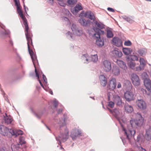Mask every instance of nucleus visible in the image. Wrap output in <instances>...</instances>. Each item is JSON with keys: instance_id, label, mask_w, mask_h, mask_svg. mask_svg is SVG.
Listing matches in <instances>:
<instances>
[{"instance_id": "bb28decb", "label": "nucleus", "mask_w": 151, "mask_h": 151, "mask_svg": "<svg viewBox=\"0 0 151 151\" xmlns=\"http://www.w3.org/2000/svg\"><path fill=\"white\" fill-rule=\"evenodd\" d=\"M145 138L147 141H149L151 139V127L146 130Z\"/></svg>"}, {"instance_id": "09e8293b", "label": "nucleus", "mask_w": 151, "mask_h": 151, "mask_svg": "<svg viewBox=\"0 0 151 151\" xmlns=\"http://www.w3.org/2000/svg\"><path fill=\"white\" fill-rule=\"evenodd\" d=\"M114 102H112V101H110L108 103V106L111 108H112L114 107Z\"/></svg>"}, {"instance_id": "423d86ee", "label": "nucleus", "mask_w": 151, "mask_h": 151, "mask_svg": "<svg viewBox=\"0 0 151 151\" xmlns=\"http://www.w3.org/2000/svg\"><path fill=\"white\" fill-rule=\"evenodd\" d=\"M124 98L127 101H130L134 99V94L132 91H127L124 95Z\"/></svg>"}, {"instance_id": "f03ea898", "label": "nucleus", "mask_w": 151, "mask_h": 151, "mask_svg": "<svg viewBox=\"0 0 151 151\" xmlns=\"http://www.w3.org/2000/svg\"><path fill=\"white\" fill-rule=\"evenodd\" d=\"M24 25L25 27V34L27 40V46L28 51L30 56L34 55L33 52L32 50L30 48L29 44L32 45V39L30 37V34L28 33V26L27 23L25 21L24 22Z\"/></svg>"}, {"instance_id": "f8f14e48", "label": "nucleus", "mask_w": 151, "mask_h": 151, "mask_svg": "<svg viewBox=\"0 0 151 151\" xmlns=\"http://www.w3.org/2000/svg\"><path fill=\"white\" fill-rule=\"evenodd\" d=\"M113 44L118 47H120L122 45V40L118 37H114L112 40Z\"/></svg>"}, {"instance_id": "473e14b6", "label": "nucleus", "mask_w": 151, "mask_h": 151, "mask_svg": "<svg viewBox=\"0 0 151 151\" xmlns=\"http://www.w3.org/2000/svg\"><path fill=\"white\" fill-rule=\"evenodd\" d=\"M96 44L98 46L101 47L103 46L104 44V41L103 39L101 38L98 39L96 40Z\"/></svg>"}, {"instance_id": "8fccbe9b", "label": "nucleus", "mask_w": 151, "mask_h": 151, "mask_svg": "<svg viewBox=\"0 0 151 151\" xmlns=\"http://www.w3.org/2000/svg\"><path fill=\"white\" fill-rule=\"evenodd\" d=\"M52 102L53 103V104L55 108H57V106L58 104V101H57L56 99H55L52 101Z\"/></svg>"}, {"instance_id": "2eb2a0df", "label": "nucleus", "mask_w": 151, "mask_h": 151, "mask_svg": "<svg viewBox=\"0 0 151 151\" xmlns=\"http://www.w3.org/2000/svg\"><path fill=\"white\" fill-rule=\"evenodd\" d=\"M113 100L114 103L118 106H120L122 104V101L120 97L117 95H114L113 97Z\"/></svg>"}, {"instance_id": "774afa93", "label": "nucleus", "mask_w": 151, "mask_h": 151, "mask_svg": "<svg viewBox=\"0 0 151 151\" xmlns=\"http://www.w3.org/2000/svg\"><path fill=\"white\" fill-rule=\"evenodd\" d=\"M9 43L10 44H11L12 45H13V43L12 41L11 40H10L9 41Z\"/></svg>"}, {"instance_id": "2f4dec72", "label": "nucleus", "mask_w": 151, "mask_h": 151, "mask_svg": "<svg viewBox=\"0 0 151 151\" xmlns=\"http://www.w3.org/2000/svg\"><path fill=\"white\" fill-rule=\"evenodd\" d=\"M17 12L20 15L21 18L22 19H23L24 20V22H24V21H25L27 23V22L26 21V20L24 19V15L23 14V13L22 12V10H21V6L20 7H17ZM23 24L24 23H23Z\"/></svg>"}, {"instance_id": "c85d7f7f", "label": "nucleus", "mask_w": 151, "mask_h": 151, "mask_svg": "<svg viewBox=\"0 0 151 151\" xmlns=\"http://www.w3.org/2000/svg\"><path fill=\"white\" fill-rule=\"evenodd\" d=\"M137 52L139 55L143 57L145 55L147 52V50L144 48H141L139 49Z\"/></svg>"}, {"instance_id": "603ef678", "label": "nucleus", "mask_w": 151, "mask_h": 151, "mask_svg": "<svg viewBox=\"0 0 151 151\" xmlns=\"http://www.w3.org/2000/svg\"><path fill=\"white\" fill-rule=\"evenodd\" d=\"M14 1L15 2V5L17 6V7L20 6L19 0H14Z\"/></svg>"}, {"instance_id": "6e6d98bb", "label": "nucleus", "mask_w": 151, "mask_h": 151, "mask_svg": "<svg viewBox=\"0 0 151 151\" xmlns=\"http://www.w3.org/2000/svg\"><path fill=\"white\" fill-rule=\"evenodd\" d=\"M125 84L126 83L128 84V85L130 87L132 86L131 83H130V81H129L126 80L125 81Z\"/></svg>"}, {"instance_id": "5fc2aeb1", "label": "nucleus", "mask_w": 151, "mask_h": 151, "mask_svg": "<svg viewBox=\"0 0 151 151\" xmlns=\"http://www.w3.org/2000/svg\"><path fill=\"white\" fill-rule=\"evenodd\" d=\"M58 3L60 6L63 7H65L66 6V4L63 2V1H60V2H58Z\"/></svg>"}, {"instance_id": "6ab92c4d", "label": "nucleus", "mask_w": 151, "mask_h": 151, "mask_svg": "<svg viewBox=\"0 0 151 151\" xmlns=\"http://www.w3.org/2000/svg\"><path fill=\"white\" fill-rule=\"evenodd\" d=\"M145 86L148 91L151 90V81L149 78H145L144 81Z\"/></svg>"}, {"instance_id": "4d7b16f0", "label": "nucleus", "mask_w": 151, "mask_h": 151, "mask_svg": "<svg viewBox=\"0 0 151 151\" xmlns=\"http://www.w3.org/2000/svg\"><path fill=\"white\" fill-rule=\"evenodd\" d=\"M122 87V84L120 82H118L117 83V88H119Z\"/></svg>"}, {"instance_id": "680f3d73", "label": "nucleus", "mask_w": 151, "mask_h": 151, "mask_svg": "<svg viewBox=\"0 0 151 151\" xmlns=\"http://www.w3.org/2000/svg\"><path fill=\"white\" fill-rule=\"evenodd\" d=\"M142 135V134H140V135H139L137 137V141H140V136H141Z\"/></svg>"}, {"instance_id": "052dcab7", "label": "nucleus", "mask_w": 151, "mask_h": 151, "mask_svg": "<svg viewBox=\"0 0 151 151\" xmlns=\"http://www.w3.org/2000/svg\"><path fill=\"white\" fill-rule=\"evenodd\" d=\"M107 10L108 11H109L110 12H114V9H112V8L108 7L107 8Z\"/></svg>"}, {"instance_id": "c03bdc74", "label": "nucleus", "mask_w": 151, "mask_h": 151, "mask_svg": "<svg viewBox=\"0 0 151 151\" xmlns=\"http://www.w3.org/2000/svg\"><path fill=\"white\" fill-rule=\"evenodd\" d=\"M19 144L21 146L25 143V141H24V137H20L19 138Z\"/></svg>"}, {"instance_id": "c9c22d12", "label": "nucleus", "mask_w": 151, "mask_h": 151, "mask_svg": "<svg viewBox=\"0 0 151 151\" xmlns=\"http://www.w3.org/2000/svg\"><path fill=\"white\" fill-rule=\"evenodd\" d=\"M123 51L125 55H127L132 52V50L130 48H124L123 49Z\"/></svg>"}, {"instance_id": "338daca9", "label": "nucleus", "mask_w": 151, "mask_h": 151, "mask_svg": "<svg viewBox=\"0 0 151 151\" xmlns=\"http://www.w3.org/2000/svg\"><path fill=\"white\" fill-rule=\"evenodd\" d=\"M36 77H37V78H38V80L39 79V75L38 72L36 73Z\"/></svg>"}, {"instance_id": "6e6552de", "label": "nucleus", "mask_w": 151, "mask_h": 151, "mask_svg": "<svg viewBox=\"0 0 151 151\" xmlns=\"http://www.w3.org/2000/svg\"><path fill=\"white\" fill-rule=\"evenodd\" d=\"M79 136H81V131L78 129H76L72 130L70 136L73 140L76 139L77 137Z\"/></svg>"}, {"instance_id": "9b49d317", "label": "nucleus", "mask_w": 151, "mask_h": 151, "mask_svg": "<svg viewBox=\"0 0 151 151\" xmlns=\"http://www.w3.org/2000/svg\"><path fill=\"white\" fill-rule=\"evenodd\" d=\"M136 104L137 105L140 109H145L146 108V104L143 100H138L136 101Z\"/></svg>"}, {"instance_id": "393cba45", "label": "nucleus", "mask_w": 151, "mask_h": 151, "mask_svg": "<svg viewBox=\"0 0 151 151\" xmlns=\"http://www.w3.org/2000/svg\"><path fill=\"white\" fill-rule=\"evenodd\" d=\"M81 58L82 61L84 63H88L91 61V57L88 56L87 54H85L82 56Z\"/></svg>"}, {"instance_id": "4c0bfd02", "label": "nucleus", "mask_w": 151, "mask_h": 151, "mask_svg": "<svg viewBox=\"0 0 151 151\" xmlns=\"http://www.w3.org/2000/svg\"><path fill=\"white\" fill-rule=\"evenodd\" d=\"M136 65V63L132 61H130L128 63L129 67L132 69H134L135 71V68Z\"/></svg>"}, {"instance_id": "72a5a7b5", "label": "nucleus", "mask_w": 151, "mask_h": 151, "mask_svg": "<svg viewBox=\"0 0 151 151\" xmlns=\"http://www.w3.org/2000/svg\"><path fill=\"white\" fill-rule=\"evenodd\" d=\"M127 58L129 60L135 61H138V58L137 56L134 55H132L128 56Z\"/></svg>"}, {"instance_id": "a18cd8bd", "label": "nucleus", "mask_w": 151, "mask_h": 151, "mask_svg": "<svg viewBox=\"0 0 151 151\" xmlns=\"http://www.w3.org/2000/svg\"><path fill=\"white\" fill-rule=\"evenodd\" d=\"M78 28L77 26L74 24H72L71 26V29L73 32L74 33L77 30V29H78Z\"/></svg>"}, {"instance_id": "c756f323", "label": "nucleus", "mask_w": 151, "mask_h": 151, "mask_svg": "<svg viewBox=\"0 0 151 151\" xmlns=\"http://www.w3.org/2000/svg\"><path fill=\"white\" fill-rule=\"evenodd\" d=\"M122 18L124 20L129 23H132L134 22V21L133 20V18L132 16L127 17L126 16H124L122 17Z\"/></svg>"}, {"instance_id": "dca6fc26", "label": "nucleus", "mask_w": 151, "mask_h": 151, "mask_svg": "<svg viewBox=\"0 0 151 151\" xmlns=\"http://www.w3.org/2000/svg\"><path fill=\"white\" fill-rule=\"evenodd\" d=\"M107 109L116 118L118 119L121 116V111L120 110H119L117 109H115L113 111L108 108H107Z\"/></svg>"}, {"instance_id": "49530a36", "label": "nucleus", "mask_w": 151, "mask_h": 151, "mask_svg": "<svg viewBox=\"0 0 151 151\" xmlns=\"http://www.w3.org/2000/svg\"><path fill=\"white\" fill-rule=\"evenodd\" d=\"M77 2V0H68V3L70 5H73L76 4Z\"/></svg>"}, {"instance_id": "79ce46f5", "label": "nucleus", "mask_w": 151, "mask_h": 151, "mask_svg": "<svg viewBox=\"0 0 151 151\" xmlns=\"http://www.w3.org/2000/svg\"><path fill=\"white\" fill-rule=\"evenodd\" d=\"M91 61L93 62H96L98 60V57L97 54L91 55Z\"/></svg>"}, {"instance_id": "f257e3e1", "label": "nucleus", "mask_w": 151, "mask_h": 151, "mask_svg": "<svg viewBox=\"0 0 151 151\" xmlns=\"http://www.w3.org/2000/svg\"><path fill=\"white\" fill-rule=\"evenodd\" d=\"M143 123L133 119H131L130 121L129 125H128L127 128L123 127V130L124 132V136L126 137V139L130 141L131 138L134 137L136 133V131L133 129V128L136 127L137 126L140 127Z\"/></svg>"}, {"instance_id": "e433bc0d", "label": "nucleus", "mask_w": 151, "mask_h": 151, "mask_svg": "<svg viewBox=\"0 0 151 151\" xmlns=\"http://www.w3.org/2000/svg\"><path fill=\"white\" fill-rule=\"evenodd\" d=\"M58 124H59L60 128H61L62 127L65 125L66 123L65 118H64L63 119H60L59 122H58Z\"/></svg>"}, {"instance_id": "de8ad7c7", "label": "nucleus", "mask_w": 151, "mask_h": 151, "mask_svg": "<svg viewBox=\"0 0 151 151\" xmlns=\"http://www.w3.org/2000/svg\"><path fill=\"white\" fill-rule=\"evenodd\" d=\"M31 57L33 64L34 65L35 63L37 60V57L34 54L33 55H31Z\"/></svg>"}, {"instance_id": "a19ab883", "label": "nucleus", "mask_w": 151, "mask_h": 151, "mask_svg": "<svg viewBox=\"0 0 151 151\" xmlns=\"http://www.w3.org/2000/svg\"><path fill=\"white\" fill-rule=\"evenodd\" d=\"M113 36V32L111 31L110 30H107V37L109 38L112 37Z\"/></svg>"}, {"instance_id": "aec40b11", "label": "nucleus", "mask_w": 151, "mask_h": 151, "mask_svg": "<svg viewBox=\"0 0 151 151\" xmlns=\"http://www.w3.org/2000/svg\"><path fill=\"white\" fill-rule=\"evenodd\" d=\"M1 131V134L4 136H7L9 133H10V129L4 126H1L0 127Z\"/></svg>"}, {"instance_id": "1a4fd4ad", "label": "nucleus", "mask_w": 151, "mask_h": 151, "mask_svg": "<svg viewBox=\"0 0 151 151\" xmlns=\"http://www.w3.org/2000/svg\"><path fill=\"white\" fill-rule=\"evenodd\" d=\"M81 15L88 18L91 20H93V21L95 20L94 19L95 17L94 14L91 11L86 12L85 13L84 11H83L81 13Z\"/></svg>"}, {"instance_id": "13d9d810", "label": "nucleus", "mask_w": 151, "mask_h": 151, "mask_svg": "<svg viewBox=\"0 0 151 151\" xmlns=\"http://www.w3.org/2000/svg\"><path fill=\"white\" fill-rule=\"evenodd\" d=\"M63 109H60L58 110L57 115L60 114L62 112Z\"/></svg>"}, {"instance_id": "0e129e2a", "label": "nucleus", "mask_w": 151, "mask_h": 151, "mask_svg": "<svg viewBox=\"0 0 151 151\" xmlns=\"http://www.w3.org/2000/svg\"><path fill=\"white\" fill-rule=\"evenodd\" d=\"M121 139L123 144H124L126 143V141L125 139H124V138L121 137Z\"/></svg>"}, {"instance_id": "37998d69", "label": "nucleus", "mask_w": 151, "mask_h": 151, "mask_svg": "<svg viewBox=\"0 0 151 151\" xmlns=\"http://www.w3.org/2000/svg\"><path fill=\"white\" fill-rule=\"evenodd\" d=\"M83 33L82 30L78 28L77 29V30L74 32L73 33L75 35H76L78 36L81 35Z\"/></svg>"}, {"instance_id": "39448f33", "label": "nucleus", "mask_w": 151, "mask_h": 151, "mask_svg": "<svg viewBox=\"0 0 151 151\" xmlns=\"http://www.w3.org/2000/svg\"><path fill=\"white\" fill-rule=\"evenodd\" d=\"M140 65L137 66L135 68V71L137 72H140L142 70H144L146 66V64L145 60L142 58H140L139 59Z\"/></svg>"}, {"instance_id": "f3484780", "label": "nucleus", "mask_w": 151, "mask_h": 151, "mask_svg": "<svg viewBox=\"0 0 151 151\" xmlns=\"http://www.w3.org/2000/svg\"><path fill=\"white\" fill-rule=\"evenodd\" d=\"M10 133L12 134V135L16 137L19 135H22L23 132L21 130H16L14 129H10Z\"/></svg>"}, {"instance_id": "0eeeda50", "label": "nucleus", "mask_w": 151, "mask_h": 151, "mask_svg": "<svg viewBox=\"0 0 151 151\" xmlns=\"http://www.w3.org/2000/svg\"><path fill=\"white\" fill-rule=\"evenodd\" d=\"M131 80L134 85L135 86H138L140 85V81L139 77L136 74H132L131 75Z\"/></svg>"}, {"instance_id": "f704fd0d", "label": "nucleus", "mask_w": 151, "mask_h": 151, "mask_svg": "<svg viewBox=\"0 0 151 151\" xmlns=\"http://www.w3.org/2000/svg\"><path fill=\"white\" fill-rule=\"evenodd\" d=\"M20 145L19 144H17L16 145L14 144L12 145V149L13 151H19L18 150L20 148Z\"/></svg>"}, {"instance_id": "a211bd4d", "label": "nucleus", "mask_w": 151, "mask_h": 151, "mask_svg": "<svg viewBox=\"0 0 151 151\" xmlns=\"http://www.w3.org/2000/svg\"><path fill=\"white\" fill-rule=\"evenodd\" d=\"M78 21L83 26L88 27L91 24V21L89 20H86L83 18L79 19Z\"/></svg>"}, {"instance_id": "20e7f679", "label": "nucleus", "mask_w": 151, "mask_h": 151, "mask_svg": "<svg viewBox=\"0 0 151 151\" xmlns=\"http://www.w3.org/2000/svg\"><path fill=\"white\" fill-rule=\"evenodd\" d=\"M102 66L104 71L109 72L111 69L110 62L108 60H104L102 62Z\"/></svg>"}, {"instance_id": "7ed1b4c3", "label": "nucleus", "mask_w": 151, "mask_h": 151, "mask_svg": "<svg viewBox=\"0 0 151 151\" xmlns=\"http://www.w3.org/2000/svg\"><path fill=\"white\" fill-rule=\"evenodd\" d=\"M69 131L67 129H65L64 134H61L58 137H56V139L57 141H59V143L60 144V141L65 142L66 141L69 137Z\"/></svg>"}, {"instance_id": "412c9836", "label": "nucleus", "mask_w": 151, "mask_h": 151, "mask_svg": "<svg viewBox=\"0 0 151 151\" xmlns=\"http://www.w3.org/2000/svg\"><path fill=\"white\" fill-rule=\"evenodd\" d=\"M116 63L122 69L126 70L127 69V66L126 63L121 60H117Z\"/></svg>"}, {"instance_id": "bf43d9fd", "label": "nucleus", "mask_w": 151, "mask_h": 151, "mask_svg": "<svg viewBox=\"0 0 151 151\" xmlns=\"http://www.w3.org/2000/svg\"><path fill=\"white\" fill-rule=\"evenodd\" d=\"M42 77L43 79L44 82H45L46 83H47V81L46 76L44 75V74H43L42 75Z\"/></svg>"}, {"instance_id": "4be33fe9", "label": "nucleus", "mask_w": 151, "mask_h": 151, "mask_svg": "<svg viewBox=\"0 0 151 151\" xmlns=\"http://www.w3.org/2000/svg\"><path fill=\"white\" fill-rule=\"evenodd\" d=\"M116 48L112 51V54L113 56L115 57L120 58L122 55V52L120 50H116Z\"/></svg>"}, {"instance_id": "e2e57ef3", "label": "nucleus", "mask_w": 151, "mask_h": 151, "mask_svg": "<svg viewBox=\"0 0 151 151\" xmlns=\"http://www.w3.org/2000/svg\"><path fill=\"white\" fill-rule=\"evenodd\" d=\"M140 151H146V150L143 148L142 147H140L139 148Z\"/></svg>"}, {"instance_id": "69168bd1", "label": "nucleus", "mask_w": 151, "mask_h": 151, "mask_svg": "<svg viewBox=\"0 0 151 151\" xmlns=\"http://www.w3.org/2000/svg\"><path fill=\"white\" fill-rule=\"evenodd\" d=\"M38 81H39V83L41 85V86H42V87H44V86H43V85L42 84V83H41V81H40V79H38Z\"/></svg>"}, {"instance_id": "58836bf2", "label": "nucleus", "mask_w": 151, "mask_h": 151, "mask_svg": "<svg viewBox=\"0 0 151 151\" xmlns=\"http://www.w3.org/2000/svg\"><path fill=\"white\" fill-rule=\"evenodd\" d=\"M83 8L81 6L78 4L75 7V11L76 12H78L79 11L82 10Z\"/></svg>"}, {"instance_id": "5701e85b", "label": "nucleus", "mask_w": 151, "mask_h": 151, "mask_svg": "<svg viewBox=\"0 0 151 151\" xmlns=\"http://www.w3.org/2000/svg\"><path fill=\"white\" fill-rule=\"evenodd\" d=\"M101 84L103 86H106L107 83V78L104 75H101L99 76Z\"/></svg>"}, {"instance_id": "9d476101", "label": "nucleus", "mask_w": 151, "mask_h": 151, "mask_svg": "<svg viewBox=\"0 0 151 151\" xmlns=\"http://www.w3.org/2000/svg\"><path fill=\"white\" fill-rule=\"evenodd\" d=\"M116 78H111L109 82L108 88L111 90H114L116 87Z\"/></svg>"}, {"instance_id": "3c124183", "label": "nucleus", "mask_w": 151, "mask_h": 151, "mask_svg": "<svg viewBox=\"0 0 151 151\" xmlns=\"http://www.w3.org/2000/svg\"><path fill=\"white\" fill-rule=\"evenodd\" d=\"M124 45L126 46H130L131 45L132 43L130 40H128L124 42Z\"/></svg>"}, {"instance_id": "ddd939ff", "label": "nucleus", "mask_w": 151, "mask_h": 151, "mask_svg": "<svg viewBox=\"0 0 151 151\" xmlns=\"http://www.w3.org/2000/svg\"><path fill=\"white\" fill-rule=\"evenodd\" d=\"M132 116L134 118L133 119L138 121L139 122H140L143 123L144 119L140 113H134L132 115Z\"/></svg>"}, {"instance_id": "ea45409f", "label": "nucleus", "mask_w": 151, "mask_h": 151, "mask_svg": "<svg viewBox=\"0 0 151 151\" xmlns=\"http://www.w3.org/2000/svg\"><path fill=\"white\" fill-rule=\"evenodd\" d=\"M66 35L68 38L70 40H72L74 39L73 35L70 32H67Z\"/></svg>"}, {"instance_id": "4468645a", "label": "nucleus", "mask_w": 151, "mask_h": 151, "mask_svg": "<svg viewBox=\"0 0 151 151\" xmlns=\"http://www.w3.org/2000/svg\"><path fill=\"white\" fill-rule=\"evenodd\" d=\"M93 29L96 32L93 35V37H96L97 38V39L101 38L100 35L103 34L104 33V31L98 28H96V27H94Z\"/></svg>"}, {"instance_id": "cd10ccee", "label": "nucleus", "mask_w": 151, "mask_h": 151, "mask_svg": "<svg viewBox=\"0 0 151 151\" xmlns=\"http://www.w3.org/2000/svg\"><path fill=\"white\" fill-rule=\"evenodd\" d=\"M5 114L6 116H4V117L5 123L7 124H10L13 120L12 117L11 116H7L6 113Z\"/></svg>"}, {"instance_id": "7c9ffc66", "label": "nucleus", "mask_w": 151, "mask_h": 151, "mask_svg": "<svg viewBox=\"0 0 151 151\" xmlns=\"http://www.w3.org/2000/svg\"><path fill=\"white\" fill-rule=\"evenodd\" d=\"M93 23L96 25V26H97L98 28L99 29H103L104 28L105 25L100 22H98L96 20L93 21Z\"/></svg>"}, {"instance_id": "864d4df0", "label": "nucleus", "mask_w": 151, "mask_h": 151, "mask_svg": "<svg viewBox=\"0 0 151 151\" xmlns=\"http://www.w3.org/2000/svg\"><path fill=\"white\" fill-rule=\"evenodd\" d=\"M9 33V32L5 30L4 32H3L1 33V35L2 36H5V35H8Z\"/></svg>"}, {"instance_id": "a878e982", "label": "nucleus", "mask_w": 151, "mask_h": 151, "mask_svg": "<svg viewBox=\"0 0 151 151\" xmlns=\"http://www.w3.org/2000/svg\"><path fill=\"white\" fill-rule=\"evenodd\" d=\"M124 108L127 113H130L133 111V109L132 106L128 104H126L124 105Z\"/></svg>"}, {"instance_id": "b1692460", "label": "nucleus", "mask_w": 151, "mask_h": 151, "mask_svg": "<svg viewBox=\"0 0 151 151\" xmlns=\"http://www.w3.org/2000/svg\"><path fill=\"white\" fill-rule=\"evenodd\" d=\"M112 73L115 76H117L120 73L119 69V67L116 65H114L112 68Z\"/></svg>"}]
</instances>
